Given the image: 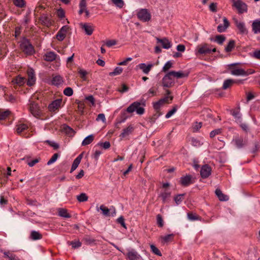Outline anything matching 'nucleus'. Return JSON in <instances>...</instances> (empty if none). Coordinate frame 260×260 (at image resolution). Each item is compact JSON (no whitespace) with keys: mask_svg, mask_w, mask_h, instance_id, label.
<instances>
[{"mask_svg":"<svg viewBox=\"0 0 260 260\" xmlns=\"http://www.w3.org/2000/svg\"><path fill=\"white\" fill-rule=\"evenodd\" d=\"M239 63H231L228 65V69L230 71L231 75L234 76H244L245 74V70L241 68H235L234 66L238 64Z\"/></svg>","mask_w":260,"mask_h":260,"instance_id":"obj_6","label":"nucleus"},{"mask_svg":"<svg viewBox=\"0 0 260 260\" xmlns=\"http://www.w3.org/2000/svg\"><path fill=\"white\" fill-rule=\"evenodd\" d=\"M62 100L61 99H57L54 101H53L48 106V109L50 112H54L56 110H58L61 104Z\"/></svg>","mask_w":260,"mask_h":260,"instance_id":"obj_17","label":"nucleus"},{"mask_svg":"<svg viewBox=\"0 0 260 260\" xmlns=\"http://www.w3.org/2000/svg\"><path fill=\"white\" fill-rule=\"evenodd\" d=\"M171 193V191L169 189H164L161 190L159 197L161 198L162 202L165 203L167 199L170 197Z\"/></svg>","mask_w":260,"mask_h":260,"instance_id":"obj_24","label":"nucleus"},{"mask_svg":"<svg viewBox=\"0 0 260 260\" xmlns=\"http://www.w3.org/2000/svg\"><path fill=\"white\" fill-rule=\"evenodd\" d=\"M191 143L194 146L199 147L203 144V140L202 139L192 138L191 139Z\"/></svg>","mask_w":260,"mask_h":260,"instance_id":"obj_36","label":"nucleus"},{"mask_svg":"<svg viewBox=\"0 0 260 260\" xmlns=\"http://www.w3.org/2000/svg\"><path fill=\"white\" fill-rule=\"evenodd\" d=\"M211 40L217 42L219 45H221L225 41V38L223 35H217L216 36L214 40L211 39Z\"/></svg>","mask_w":260,"mask_h":260,"instance_id":"obj_35","label":"nucleus"},{"mask_svg":"<svg viewBox=\"0 0 260 260\" xmlns=\"http://www.w3.org/2000/svg\"><path fill=\"white\" fill-rule=\"evenodd\" d=\"M202 122H195L192 125V129L194 132H197L199 131V129L202 127Z\"/></svg>","mask_w":260,"mask_h":260,"instance_id":"obj_54","label":"nucleus"},{"mask_svg":"<svg viewBox=\"0 0 260 260\" xmlns=\"http://www.w3.org/2000/svg\"><path fill=\"white\" fill-rule=\"evenodd\" d=\"M59 155L57 153L54 154L50 158V159L47 162V165H50L51 164L55 162L57 159L58 157H59Z\"/></svg>","mask_w":260,"mask_h":260,"instance_id":"obj_53","label":"nucleus"},{"mask_svg":"<svg viewBox=\"0 0 260 260\" xmlns=\"http://www.w3.org/2000/svg\"><path fill=\"white\" fill-rule=\"evenodd\" d=\"M28 79L27 84L28 86L33 85L36 82V77L34 74V71L32 69H30L27 71Z\"/></svg>","mask_w":260,"mask_h":260,"instance_id":"obj_18","label":"nucleus"},{"mask_svg":"<svg viewBox=\"0 0 260 260\" xmlns=\"http://www.w3.org/2000/svg\"><path fill=\"white\" fill-rule=\"evenodd\" d=\"M134 128L132 125H129L126 128L123 130V132L120 134V136L122 138H124L129 135H130L133 132Z\"/></svg>","mask_w":260,"mask_h":260,"instance_id":"obj_31","label":"nucleus"},{"mask_svg":"<svg viewBox=\"0 0 260 260\" xmlns=\"http://www.w3.org/2000/svg\"><path fill=\"white\" fill-rule=\"evenodd\" d=\"M80 162L78 161V160H76L75 159L74 160L73 163L72 164L71 169V172H72L74 170H75L78 167L79 164Z\"/></svg>","mask_w":260,"mask_h":260,"instance_id":"obj_62","label":"nucleus"},{"mask_svg":"<svg viewBox=\"0 0 260 260\" xmlns=\"http://www.w3.org/2000/svg\"><path fill=\"white\" fill-rule=\"evenodd\" d=\"M231 114L234 117L237 123H241L242 121V115L240 112V108L238 107L237 109L231 112Z\"/></svg>","mask_w":260,"mask_h":260,"instance_id":"obj_25","label":"nucleus"},{"mask_svg":"<svg viewBox=\"0 0 260 260\" xmlns=\"http://www.w3.org/2000/svg\"><path fill=\"white\" fill-rule=\"evenodd\" d=\"M78 73L83 80L85 81L86 80V75H87V71L84 69H80Z\"/></svg>","mask_w":260,"mask_h":260,"instance_id":"obj_51","label":"nucleus"},{"mask_svg":"<svg viewBox=\"0 0 260 260\" xmlns=\"http://www.w3.org/2000/svg\"><path fill=\"white\" fill-rule=\"evenodd\" d=\"M63 94L68 96H71L73 94V90L71 87H68L63 90Z\"/></svg>","mask_w":260,"mask_h":260,"instance_id":"obj_50","label":"nucleus"},{"mask_svg":"<svg viewBox=\"0 0 260 260\" xmlns=\"http://www.w3.org/2000/svg\"><path fill=\"white\" fill-rule=\"evenodd\" d=\"M170 74L172 76L173 79H180L187 76V74L183 73L182 71H171L170 72Z\"/></svg>","mask_w":260,"mask_h":260,"instance_id":"obj_26","label":"nucleus"},{"mask_svg":"<svg viewBox=\"0 0 260 260\" xmlns=\"http://www.w3.org/2000/svg\"><path fill=\"white\" fill-rule=\"evenodd\" d=\"M63 129V131L70 136H72L74 135L75 133L74 130L69 126L64 125Z\"/></svg>","mask_w":260,"mask_h":260,"instance_id":"obj_43","label":"nucleus"},{"mask_svg":"<svg viewBox=\"0 0 260 260\" xmlns=\"http://www.w3.org/2000/svg\"><path fill=\"white\" fill-rule=\"evenodd\" d=\"M235 46V42L234 40H231L228 43L227 46L225 48V51L229 52L232 51Z\"/></svg>","mask_w":260,"mask_h":260,"instance_id":"obj_39","label":"nucleus"},{"mask_svg":"<svg viewBox=\"0 0 260 260\" xmlns=\"http://www.w3.org/2000/svg\"><path fill=\"white\" fill-rule=\"evenodd\" d=\"M30 106L29 110L31 114L35 117L38 118L42 116L41 110L38 106V104L35 102L29 101Z\"/></svg>","mask_w":260,"mask_h":260,"instance_id":"obj_5","label":"nucleus"},{"mask_svg":"<svg viewBox=\"0 0 260 260\" xmlns=\"http://www.w3.org/2000/svg\"><path fill=\"white\" fill-rule=\"evenodd\" d=\"M173 234H169L164 236H161V242L163 243H166L171 241L172 237L173 236Z\"/></svg>","mask_w":260,"mask_h":260,"instance_id":"obj_48","label":"nucleus"},{"mask_svg":"<svg viewBox=\"0 0 260 260\" xmlns=\"http://www.w3.org/2000/svg\"><path fill=\"white\" fill-rule=\"evenodd\" d=\"M235 80L228 79L225 80L223 83L222 88L224 89H226L229 88L231 85L235 83Z\"/></svg>","mask_w":260,"mask_h":260,"instance_id":"obj_38","label":"nucleus"},{"mask_svg":"<svg viewBox=\"0 0 260 260\" xmlns=\"http://www.w3.org/2000/svg\"><path fill=\"white\" fill-rule=\"evenodd\" d=\"M215 194L220 201H227L229 200V197L222 193L219 189H216Z\"/></svg>","mask_w":260,"mask_h":260,"instance_id":"obj_27","label":"nucleus"},{"mask_svg":"<svg viewBox=\"0 0 260 260\" xmlns=\"http://www.w3.org/2000/svg\"><path fill=\"white\" fill-rule=\"evenodd\" d=\"M117 42L115 40H109L106 42V45L107 47H110L112 46L115 45Z\"/></svg>","mask_w":260,"mask_h":260,"instance_id":"obj_63","label":"nucleus"},{"mask_svg":"<svg viewBox=\"0 0 260 260\" xmlns=\"http://www.w3.org/2000/svg\"><path fill=\"white\" fill-rule=\"evenodd\" d=\"M56 54L54 52L49 51L45 54L44 59L48 61H52L56 59Z\"/></svg>","mask_w":260,"mask_h":260,"instance_id":"obj_28","label":"nucleus"},{"mask_svg":"<svg viewBox=\"0 0 260 260\" xmlns=\"http://www.w3.org/2000/svg\"><path fill=\"white\" fill-rule=\"evenodd\" d=\"M145 106V101L140 103L139 102H135L131 104L126 109V112L129 113H132L136 112L138 115H141L144 113Z\"/></svg>","mask_w":260,"mask_h":260,"instance_id":"obj_1","label":"nucleus"},{"mask_svg":"<svg viewBox=\"0 0 260 260\" xmlns=\"http://www.w3.org/2000/svg\"><path fill=\"white\" fill-rule=\"evenodd\" d=\"M177 109L174 107L172 110H170L166 115L165 117L166 118H169L176 112Z\"/></svg>","mask_w":260,"mask_h":260,"instance_id":"obj_59","label":"nucleus"},{"mask_svg":"<svg viewBox=\"0 0 260 260\" xmlns=\"http://www.w3.org/2000/svg\"><path fill=\"white\" fill-rule=\"evenodd\" d=\"M40 20L42 24L49 27L52 24L51 20L50 17L46 14L42 15L40 18Z\"/></svg>","mask_w":260,"mask_h":260,"instance_id":"obj_22","label":"nucleus"},{"mask_svg":"<svg viewBox=\"0 0 260 260\" xmlns=\"http://www.w3.org/2000/svg\"><path fill=\"white\" fill-rule=\"evenodd\" d=\"M77 199L80 202H85L88 200V197L84 193H82L77 196Z\"/></svg>","mask_w":260,"mask_h":260,"instance_id":"obj_46","label":"nucleus"},{"mask_svg":"<svg viewBox=\"0 0 260 260\" xmlns=\"http://www.w3.org/2000/svg\"><path fill=\"white\" fill-rule=\"evenodd\" d=\"M166 92L167 93H166V96L164 98L161 99V101L164 104L170 103L172 101V100L173 99V96L170 95L171 92L169 90H167Z\"/></svg>","mask_w":260,"mask_h":260,"instance_id":"obj_29","label":"nucleus"},{"mask_svg":"<svg viewBox=\"0 0 260 260\" xmlns=\"http://www.w3.org/2000/svg\"><path fill=\"white\" fill-rule=\"evenodd\" d=\"M234 21L240 34H247L248 33L247 29L246 27L244 21L235 18L234 19Z\"/></svg>","mask_w":260,"mask_h":260,"instance_id":"obj_11","label":"nucleus"},{"mask_svg":"<svg viewBox=\"0 0 260 260\" xmlns=\"http://www.w3.org/2000/svg\"><path fill=\"white\" fill-rule=\"evenodd\" d=\"M252 56L256 59L260 60V49H256L252 53Z\"/></svg>","mask_w":260,"mask_h":260,"instance_id":"obj_64","label":"nucleus"},{"mask_svg":"<svg viewBox=\"0 0 260 260\" xmlns=\"http://www.w3.org/2000/svg\"><path fill=\"white\" fill-rule=\"evenodd\" d=\"M173 66V62L171 61H168L164 65L162 69V71L164 72H166L167 71H168L170 69H171L172 67Z\"/></svg>","mask_w":260,"mask_h":260,"instance_id":"obj_45","label":"nucleus"},{"mask_svg":"<svg viewBox=\"0 0 260 260\" xmlns=\"http://www.w3.org/2000/svg\"><path fill=\"white\" fill-rule=\"evenodd\" d=\"M174 83V80L170 74V72L168 73L162 79V86L165 87H170Z\"/></svg>","mask_w":260,"mask_h":260,"instance_id":"obj_8","label":"nucleus"},{"mask_svg":"<svg viewBox=\"0 0 260 260\" xmlns=\"http://www.w3.org/2000/svg\"><path fill=\"white\" fill-rule=\"evenodd\" d=\"M211 45L208 44H204L199 45L196 49V54H207L211 52H215L216 49L215 48H212Z\"/></svg>","mask_w":260,"mask_h":260,"instance_id":"obj_3","label":"nucleus"},{"mask_svg":"<svg viewBox=\"0 0 260 260\" xmlns=\"http://www.w3.org/2000/svg\"><path fill=\"white\" fill-rule=\"evenodd\" d=\"M117 221L118 223L121 224V225L124 229H126V226L124 222V219L122 216L119 217L117 219Z\"/></svg>","mask_w":260,"mask_h":260,"instance_id":"obj_61","label":"nucleus"},{"mask_svg":"<svg viewBox=\"0 0 260 260\" xmlns=\"http://www.w3.org/2000/svg\"><path fill=\"white\" fill-rule=\"evenodd\" d=\"M180 183L183 186H188L192 183L191 176L190 175H186L180 178Z\"/></svg>","mask_w":260,"mask_h":260,"instance_id":"obj_23","label":"nucleus"},{"mask_svg":"<svg viewBox=\"0 0 260 260\" xmlns=\"http://www.w3.org/2000/svg\"><path fill=\"white\" fill-rule=\"evenodd\" d=\"M157 223L160 227L164 226V221L161 216L160 214H158L156 216Z\"/></svg>","mask_w":260,"mask_h":260,"instance_id":"obj_56","label":"nucleus"},{"mask_svg":"<svg viewBox=\"0 0 260 260\" xmlns=\"http://www.w3.org/2000/svg\"><path fill=\"white\" fill-rule=\"evenodd\" d=\"M10 114V111L8 110L3 111L0 110V120H3L7 118Z\"/></svg>","mask_w":260,"mask_h":260,"instance_id":"obj_40","label":"nucleus"},{"mask_svg":"<svg viewBox=\"0 0 260 260\" xmlns=\"http://www.w3.org/2000/svg\"><path fill=\"white\" fill-rule=\"evenodd\" d=\"M209 10L210 11L212 12H216L217 11V3H212L209 5Z\"/></svg>","mask_w":260,"mask_h":260,"instance_id":"obj_55","label":"nucleus"},{"mask_svg":"<svg viewBox=\"0 0 260 260\" xmlns=\"http://www.w3.org/2000/svg\"><path fill=\"white\" fill-rule=\"evenodd\" d=\"M94 139V136L93 135H90L87 136L85 139L83 140L82 142V145L86 146L90 144Z\"/></svg>","mask_w":260,"mask_h":260,"instance_id":"obj_32","label":"nucleus"},{"mask_svg":"<svg viewBox=\"0 0 260 260\" xmlns=\"http://www.w3.org/2000/svg\"><path fill=\"white\" fill-rule=\"evenodd\" d=\"M150 249L151 251L155 254L161 256V253L159 251V250L153 244L150 245Z\"/></svg>","mask_w":260,"mask_h":260,"instance_id":"obj_44","label":"nucleus"},{"mask_svg":"<svg viewBox=\"0 0 260 260\" xmlns=\"http://www.w3.org/2000/svg\"><path fill=\"white\" fill-rule=\"evenodd\" d=\"M28 126L27 124L21 121H19L16 125L15 131L19 135L22 134L25 130L27 129Z\"/></svg>","mask_w":260,"mask_h":260,"instance_id":"obj_15","label":"nucleus"},{"mask_svg":"<svg viewBox=\"0 0 260 260\" xmlns=\"http://www.w3.org/2000/svg\"><path fill=\"white\" fill-rule=\"evenodd\" d=\"M200 174L202 178H208L211 174V168L207 165L203 166L200 171Z\"/></svg>","mask_w":260,"mask_h":260,"instance_id":"obj_16","label":"nucleus"},{"mask_svg":"<svg viewBox=\"0 0 260 260\" xmlns=\"http://www.w3.org/2000/svg\"><path fill=\"white\" fill-rule=\"evenodd\" d=\"M21 50L26 54L31 55L35 53V49L29 41L26 38H23L19 42Z\"/></svg>","mask_w":260,"mask_h":260,"instance_id":"obj_2","label":"nucleus"},{"mask_svg":"<svg viewBox=\"0 0 260 260\" xmlns=\"http://www.w3.org/2000/svg\"><path fill=\"white\" fill-rule=\"evenodd\" d=\"M153 66L154 64L152 63H141L136 66V69L141 70L144 74L148 75Z\"/></svg>","mask_w":260,"mask_h":260,"instance_id":"obj_10","label":"nucleus"},{"mask_svg":"<svg viewBox=\"0 0 260 260\" xmlns=\"http://www.w3.org/2000/svg\"><path fill=\"white\" fill-rule=\"evenodd\" d=\"M79 25L87 35L90 36L92 35L93 31L92 25L87 23H80Z\"/></svg>","mask_w":260,"mask_h":260,"instance_id":"obj_14","label":"nucleus"},{"mask_svg":"<svg viewBox=\"0 0 260 260\" xmlns=\"http://www.w3.org/2000/svg\"><path fill=\"white\" fill-rule=\"evenodd\" d=\"M58 215L60 217L64 218H70L71 215L68 213L66 209L63 208H60L58 210Z\"/></svg>","mask_w":260,"mask_h":260,"instance_id":"obj_37","label":"nucleus"},{"mask_svg":"<svg viewBox=\"0 0 260 260\" xmlns=\"http://www.w3.org/2000/svg\"><path fill=\"white\" fill-rule=\"evenodd\" d=\"M63 82L62 78L60 76H56L54 77L52 80V84L58 86L60 85Z\"/></svg>","mask_w":260,"mask_h":260,"instance_id":"obj_33","label":"nucleus"},{"mask_svg":"<svg viewBox=\"0 0 260 260\" xmlns=\"http://www.w3.org/2000/svg\"><path fill=\"white\" fill-rule=\"evenodd\" d=\"M233 3L234 6L239 13H242L247 11L246 5L241 0H231Z\"/></svg>","mask_w":260,"mask_h":260,"instance_id":"obj_9","label":"nucleus"},{"mask_svg":"<svg viewBox=\"0 0 260 260\" xmlns=\"http://www.w3.org/2000/svg\"><path fill=\"white\" fill-rule=\"evenodd\" d=\"M183 196V194H180L175 197L174 201L176 205H178L182 202Z\"/></svg>","mask_w":260,"mask_h":260,"instance_id":"obj_52","label":"nucleus"},{"mask_svg":"<svg viewBox=\"0 0 260 260\" xmlns=\"http://www.w3.org/2000/svg\"><path fill=\"white\" fill-rule=\"evenodd\" d=\"M98 145L102 146L105 149H107L110 147V143L108 141H106L104 143L100 142L98 143Z\"/></svg>","mask_w":260,"mask_h":260,"instance_id":"obj_58","label":"nucleus"},{"mask_svg":"<svg viewBox=\"0 0 260 260\" xmlns=\"http://www.w3.org/2000/svg\"><path fill=\"white\" fill-rule=\"evenodd\" d=\"M157 43H160L165 49H168L171 47L172 44L170 41L166 38L163 39L156 38Z\"/></svg>","mask_w":260,"mask_h":260,"instance_id":"obj_19","label":"nucleus"},{"mask_svg":"<svg viewBox=\"0 0 260 260\" xmlns=\"http://www.w3.org/2000/svg\"><path fill=\"white\" fill-rule=\"evenodd\" d=\"M13 3L15 6L18 8H23L25 6L24 0H13Z\"/></svg>","mask_w":260,"mask_h":260,"instance_id":"obj_42","label":"nucleus"},{"mask_svg":"<svg viewBox=\"0 0 260 260\" xmlns=\"http://www.w3.org/2000/svg\"><path fill=\"white\" fill-rule=\"evenodd\" d=\"M221 129L220 128L214 129L211 131L210 133V137L213 138L217 135L220 134Z\"/></svg>","mask_w":260,"mask_h":260,"instance_id":"obj_60","label":"nucleus"},{"mask_svg":"<svg viewBox=\"0 0 260 260\" xmlns=\"http://www.w3.org/2000/svg\"><path fill=\"white\" fill-rule=\"evenodd\" d=\"M13 82L18 85L21 86L25 82V79L20 76H17L13 80Z\"/></svg>","mask_w":260,"mask_h":260,"instance_id":"obj_34","label":"nucleus"},{"mask_svg":"<svg viewBox=\"0 0 260 260\" xmlns=\"http://www.w3.org/2000/svg\"><path fill=\"white\" fill-rule=\"evenodd\" d=\"M123 71V69L121 67H117L115 68L114 70V71L109 73V76H115L118 75H120Z\"/></svg>","mask_w":260,"mask_h":260,"instance_id":"obj_41","label":"nucleus"},{"mask_svg":"<svg viewBox=\"0 0 260 260\" xmlns=\"http://www.w3.org/2000/svg\"><path fill=\"white\" fill-rule=\"evenodd\" d=\"M111 1L118 8H122L124 4L123 0H111Z\"/></svg>","mask_w":260,"mask_h":260,"instance_id":"obj_47","label":"nucleus"},{"mask_svg":"<svg viewBox=\"0 0 260 260\" xmlns=\"http://www.w3.org/2000/svg\"><path fill=\"white\" fill-rule=\"evenodd\" d=\"M69 27L67 25L62 26L56 35V38L59 41H63L65 38Z\"/></svg>","mask_w":260,"mask_h":260,"instance_id":"obj_13","label":"nucleus"},{"mask_svg":"<svg viewBox=\"0 0 260 260\" xmlns=\"http://www.w3.org/2000/svg\"><path fill=\"white\" fill-rule=\"evenodd\" d=\"M164 104V103H162L161 99H160L158 101L153 103V107L155 110H159Z\"/></svg>","mask_w":260,"mask_h":260,"instance_id":"obj_49","label":"nucleus"},{"mask_svg":"<svg viewBox=\"0 0 260 260\" xmlns=\"http://www.w3.org/2000/svg\"><path fill=\"white\" fill-rule=\"evenodd\" d=\"M223 24H220L217 26V30L219 32H222L225 31V30L227 29V28L229 26L230 23L226 17L223 18Z\"/></svg>","mask_w":260,"mask_h":260,"instance_id":"obj_20","label":"nucleus"},{"mask_svg":"<svg viewBox=\"0 0 260 260\" xmlns=\"http://www.w3.org/2000/svg\"><path fill=\"white\" fill-rule=\"evenodd\" d=\"M156 92L157 90L154 87H151L149 89L147 94L149 96H153L156 95Z\"/></svg>","mask_w":260,"mask_h":260,"instance_id":"obj_57","label":"nucleus"},{"mask_svg":"<svg viewBox=\"0 0 260 260\" xmlns=\"http://www.w3.org/2000/svg\"><path fill=\"white\" fill-rule=\"evenodd\" d=\"M126 255L128 260H144L142 257L133 249H128Z\"/></svg>","mask_w":260,"mask_h":260,"instance_id":"obj_12","label":"nucleus"},{"mask_svg":"<svg viewBox=\"0 0 260 260\" xmlns=\"http://www.w3.org/2000/svg\"><path fill=\"white\" fill-rule=\"evenodd\" d=\"M137 16L140 20L144 22L148 21L151 19V15L146 9H142L139 10L137 13Z\"/></svg>","mask_w":260,"mask_h":260,"instance_id":"obj_7","label":"nucleus"},{"mask_svg":"<svg viewBox=\"0 0 260 260\" xmlns=\"http://www.w3.org/2000/svg\"><path fill=\"white\" fill-rule=\"evenodd\" d=\"M251 26L254 34L260 33V19L254 20L252 23Z\"/></svg>","mask_w":260,"mask_h":260,"instance_id":"obj_21","label":"nucleus"},{"mask_svg":"<svg viewBox=\"0 0 260 260\" xmlns=\"http://www.w3.org/2000/svg\"><path fill=\"white\" fill-rule=\"evenodd\" d=\"M96 209L98 211L101 210L102 212V214L106 216H111L112 217H114L116 215V209L113 206H111L109 209H108L105 205H102L100 207L96 206Z\"/></svg>","mask_w":260,"mask_h":260,"instance_id":"obj_4","label":"nucleus"},{"mask_svg":"<svg viewBox=\"0 0 260 260\" xmlns=\"http://www.w3.org/2000/svg\"><path fill=\"white\" fill-rule=\"evenodd\" d=\"M30 238L32 240H38L42 239V235L39 232L32 231L30 233Z\"/></svg>","mask_w":260,"mask_h":260,"instance_id":"obj_30","label":"nucleus"}]
</instances>
